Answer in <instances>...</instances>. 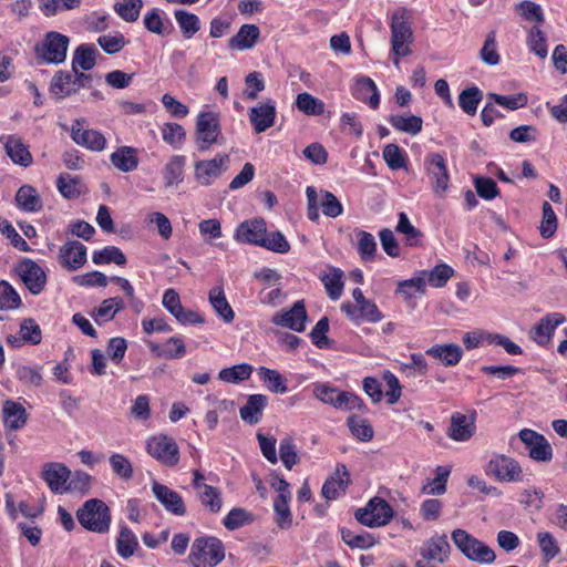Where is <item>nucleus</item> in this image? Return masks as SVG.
<instances>
[{"mask_svg":"<svg viewBox=\"0 0 567 567\" xmlns=\"http://www.w3.org/2000/svg\"><path fill=\"white\" fill-rule=\"evenodd\" d=\"M16 271L32 295H39L47 285V275L42 267L31 259L20 261Z\"/></svg>","mask_w":567,"mask_h":567,"instance_id":"f8f14e48","label":"nucleus"},{"mask_svg":"<svg viewBox=\"0 0 567 567\" xmlns=\"http://www.w3.org/2000/svg\"><path fill=\"white\" fill-rule=\"evenodd\" d=\"M358 252L362 261H372L377 252V241L372 234L365 230L357 231Z\"/></svg>","mask_w":567,"mask_h":567,"instance_id":"c03bdc74","label":"nucleus"},{"mask_svg":"<svg viewBox=\"0 0 567 567\" xmlns=\"http://www.w3.org/2000/svg\"><path fill=\"white\" fill-rule=\"evenodd\" d=\"M3 422L10 430H19L27 423L28 414L25 409L18 402L7 400L3 403Z\"/></svg>","mask_w":567,"mask_h":567,"instance_id":"cd10ccee","label":"nucleus"},{"mask_svg":"<svg viewBox=\"0 0 567 567\" xmlns=\"http://www.w3.org/2000/svg\"><path fill=\"white\" fill-rule=\"evenodd\" d=\"M111 162L117 169L125 173L134 171L138 165L135 150L128 146L120 147L112 153Z\"/></svg>","mask_w":567,"mask_h":567,"instance_id":"473e14b6","label":"nucleus"},{"mask_svg":"<svg viewBox=\"0 0 567 567\" xmlns=\"http://www.w3.org/2000/svg\"><path fill=\"white\" fill-rule=\"evenodd\" d=\"M225 557V548L216 537H200L195 539L188 556L194 567H215Z\"/></svg>","mask_w":567,"mask_h":567,"instance_id":"7ed1b4c3","label":"nucleus"},{"mask_svg":"<svg viewBox=\"0 0 567 567\" xmlns=\"http://www.w3.org/2000/svg\"><path fill=\"white\" fill-rule=\"evenodd\" d=\"M306 195L308 200L307 215L312 221H317L319 219L318 204L320 205L323 215L327 217L336 218L343 212V207L339 199L328 190H320V194L318 195L313 187L308 186Z\"/></svg>","mask_w":567,"mask_h":567,"instance_id":"39448f33","label":"nucleus"},{"mask_svg":"<svg viewBox=\"0 0 567 567\" xmlns=\"http://www.w3.org/2000/svg\"><path fill=\"white\" fill-rule=\"evenodd\" d=\"M258 373L269 391L280 394H284L288 391L285 377L277 370L260 367Z\"/></svg>","mask_w":567,"mask_h":567,"instance_id":"ea45409f","label":"nucleus"},{"mask_svg":"<svg viewBox=\"0 0 567 567\" xmlns=\"http://www.w3.org/2000/svg\"><path fill=\"white\" fill-rule=\"evenodd\" d=\"M451 547L445 535L433 536L424 543L420 553L429 561L444 563L450 555Z\"/></svg>","mask_w":567,"mask_h":567,"instance_id":"5701e85b","label":"nucleus"},{"mask_svg":"<svg viewBox=\"0 0 567 567\" xmlns=\"http://www.w3.org/2000/svg\"><path fill=\"white\" fill-rule=\"evenodd\" d=\"M347 424L351 434L362 442H369L373 439L374 431L372 425L367 419L359 415H350Z\"/></svg>","mask_w":567,"mask_h":567,"instance_id":"79ce46f5","label":"nucleus"},{"mask_svg":"<svg viewBox=\"0 0 567 567\" xmlns=\"http://www.w3.org/2000/svg\"><path fill=\"white\" fill-rule=\"evenodd\" d=\"M452 540L470 560L480 564H492L496 558L494 550L489 546L473 537L464 529H454L452 532Z\"/></svg>","mask_w":567,"mask_h":567,"instance_id":"20e7f679","label":"nucleus"},{"mask_svg":"<svg viewBox=\"0 0 567 567\" xmlns=\"http://www.w3.org/2000/svg\"><path fill=\"white\" fill-rule=\"evenodd\" d=\"M341 537L342 540L351 548L368 549L374 545L373 537L367 533L354 534L350 529L342 528Z\"/></svg>","mask_w":567,"mask_h":567,"instance_id":"bf43d9fd","label":"nucleus"},{"mask_svg":"<svg viewBox=\"0 0 567 567\" xmlns=\"http://www.w3.org/2000/svg\"><path fill=\"white\" fill-rule=\"evenodd\" d=\"M251 372L252 367L250 364L241 363L220 370L218 378L226 383H238L248 380Z\"/></svg>","mask_w":567,"mask_h":567,"instance_id":"a18cd8bd","label":"nucleus"},{"mask_svg":"<svg viewBox=\"0 0 567 567\" xmlns=\"http://www.w3.org/2000/svg\"><path fill=\"white\" fill-rule=\"evenodd\" d=\"M252 522L254 515L250 512L241 507H235L224 518L223 523L228 530H235Z\"/></svg>","mask_w":567,"mask_h":567,"instance_id":"603ef678","label":"nucleus"},{"mask_svg":"<svg viewBox=\"0 0 567 567\" xmlns=\"http://www.w3.org/2000/svg\"><path fill=\"white\" fill-rule=\"evenodd\" d=\"M486 473L495 476L499 482H520L523 481V470L518 462L505 455H495L486 466Z\"/></svg>","mask_w":567,"mask_h":567,"instance_id":"1a4fd4ad","label":"nucleus"},{"mask_svg":"<svg viewBox=\"0 0 567 567\" xmlns=\"http://www.w3.org/2000/svg\"><path fill=\"white\" fill-rule=\"evenodd\" d=\"M266 221L262 218L243 221L237 230L236 240L260 246L266 235Z\"/></svg>","mask_w":567,"mask_h":567,"instance_id":"412c9836","label":"nucleus"},{"mask_svg":"<svg viewBox=\"0 0 567 567\" xmlns=\"http://www.w3.org/2000/svg\"><path fill=\"white\" fill-rule=\"evenodd\" d=\"M209 301L215 311L225 322H231L235 313L228 303L221 288L215 287L209 291Z\"/></svg>","mask_w":567,"mask_h":567,"instance_id":"58836bf2","label":"nucleus"},{"mask_svg":"<svg viewBox=\"0 0 567 567\" xmlns=\"http://www.w3.org/2000/svg\"><path fill=\"white\" fill-rule=\"evenodd\" d=\"M96 49L86 44L76 48L72 59V72L89 71L95 65Z\"/></svg>","mask_w":567,"mask_h":567,"instance_id":"f704fd0d","label":"nucleus"},{"mask_svg":"<svg viewBox=\"0 0 567 567\" xmlns=\"http://www.w3.org/2000/svg\"><path fill=\"white\" fill-rule=\"evenodd\" d=\"M123 301L117 298H109L102 301L101 306L96 308L92 316L97 321L99 319L112 320L114 316L123 309Z\"/></svg>","mask_w":567,"mask_h":567,"instance_id":"6e6d98bb","label":"nucleus"},{"mask_svg":"<svg viewBox=\"0 0 567 567\" xmlns=\"http://www.w3.org/2000/svg\"><path fill=\"white\" fill-rule=\"evenodd\" d=\"M41 477L52 493L64 494L71 478V470L64 463L49 462L42 466Z\"/></svg>","mask_w":567,"mask_h":567,"instance_id":"ddd939ff","label":"nucleus"},{"mask_svg":"<svg viewBox=\"0 0 567 567\" xmlns=\"http://www.w3.org/2000/svg\"><path fill=\"white\" fill-rule=\"evenodd\" d=\"M481 59L488 65H496L499 62V55L496 50V35L491 31L484 42L480 52Z\"/></svg>","mask_w":567,"mask_h":567,"instance_id":"69168bd1","label":"nucleus"},{"mask_svg":"<svg viewBox=\"0 0 567 567\" xmlns=\"http://www.w3.org/2000/svg\"><path fill=\"white\" fill-rule=\"evenodd\" d=\"M341 310L355 322L367 321L371 323H375L382 320L383 316L378 309L377 305L367 300L358 306H354L350 302L342 303Z\"/></svg>","mask_w":567,"mask_h":567,"instance_id":"aec40b11","label":"nucleus"},{"mask_svg":"<svg viewBox=\"0 0 567 567\" xmlns=\"http://www.w3.org/2000/svg\"><path fill=\"white\" fill-rule=\"evenodd\" d=\"M391 53L396 56L412 54L413 30L404 8L395 10L391 18Z\"/></svg>","mask_w":567,"mask_h":567,"instance_id":"f257e3e1","label":"nucleus"},{"mask_svg":"<svg viewBox=\"0 0 567 567\" xmlns=\"http://www.w3.org/2000/svg\"><path fill=\"white\" fill-rule=\"evenodd\" d=\"M343 272L339 268L330 267L329 271L321 276V281L324 285L328 296L332 300H338L343 290L342 282Z\"/></svg>","mask_w":567,"mask_h":567,"instance_id":"4c0bfd02","label":"nucleus"},{"mask_svg":"<svg viewBox=\"0 0 567 567\" xmlns=\"http://www.w3.org/2000/svg\"><path fill=\"white\" fill-rule=\"evenodd\" d=\"M92 260L96 265L114 262L118 266H123L126 262V257L117 247L109 246L102 250L94 251Z\"/></svg>","mask_w":567,"mask_h":567,"instance_id":"3c124183","label":"nucleus"},{"mask_svg":"<svg viewBox=\"0 0 567 567\" xmlns=\"http://www.w3.org/2000/svg\"><path fill=\"white\" fill-rule=\"evenodd\" d=\"M143 8V0H122L114 4V11L125 22H135Z\"/></svg>","mask_w":567,"mask_h":567,"instance_id":"8fccbe9b","label":"nucleus"},{"mask_svg":"<svg viewBox=\"0 0 567 567\" xmlns=\"http://www.w3.org/2000/svg\"><path fill=\"white\" fill-rule=\"evenodd\" d=\"M307 311L303 300L293 303L290 310L277 312L272 317V322L276 326L288 328L297 332H302L306 328Z\"/></svg>","mask_w":567,"mask_h":567,"instance_id":"a211bd4d","label":"nucleus"},{"mask_svg":"<svg viewBox=\"0 0 567 567\" xmlns=\"http://www.w3.org/2000/svg\"><path fill=\"white\" fill-rule=\"evenodd\" d=\"M56 187L60 194L68 199H73L80 196L79 179L72 177L66 173H61L56 179Z\"/></svg>","mask_w":567,"mask_h":567,"instance_id":"4d7b16f0","label":"nucleus"},{"mask_svg":"<svg viewBox=\"0 0 567 567\" xmlns=\"http://www.w3.org/2000/svg\"><path fill=\"white\" fill-rule=\"evenodd\" d=\"M260 37V30L256 24H243L238 32L229 39L228 47L231 50L251 49Z\"/></svg>","mask_w":567,"mask_h":567,"instance_id":"b1692460","label":"nucleus"},{"mask_svg":"<svg viewBox=\"0 0 567 567\" xmlns=\"http://www.w3.org/2000/svg\"><path fill=\"white\" fill-rule=\"evenodd\" d=\"M6 508L12 519H17L19 515L27 518H34L43 512L42 504L30 505L22 499L17 502V498H8Z\"/></svg>","mask_w":567,"mask_h":567,"instance_id":"2f4dec72","label":"nucleus"},{"mask_svg":"<svg viewBox=\"0 0 567 567\" xmlns=\"http://www.w3.org/2000/svg\"><path fill=\"white\" fill-rule=\"evenodd\" d=\"M59 259L63 268L78 270L86 262V247L76 240L66 241L60 247Z\"/></svg>","mask_w":567,"mask_h":567,"instance_id":"6ab92c4d","label":"nucleus"},{"mask_svg":"<svg viewBox=\"0 0 567 567\" xmlns=\"http://www.w3.org/2000/svg\"><path fill=\"white\" fill-rule=\"evenodd\" d=\"M267 405V396L264 394H251L244 406L240 408V417L252 425L260 421Z\"/></svg>","mask_w":567,"mask_h":567,"instance_id":"a878e982","label":"nucleus"},{"mask_svg":"<svg viewBox=\"0 0 567 567\" xmlns=\"http://www.w3.org/2000/svg\"><path fill=\"white\" fill-rule=\"evenodd\" d=\"M176 22L185 38L190 39L200 29V22L196 14L185 10H176L174 13Z\"/></svg>","mask_w":567,"mask_h":567,"instance_id":"de8ad7c7","label":"nucleus"},{"mask_svg":"<svg viewBox=\"0 0 567 567\" xmlns=\"http://www.w3.org/2000/svg\"><path fill=\"white\" fill-rule=\"evenodd\" d=\"M95 478L83 471L71 472L65 493L70 494H87L92 491Z\"/></svg>","mask_w":567,"mask_h":567,"instance_id":"c9c22d12","label":"nucleus"},{"mask_svg":"<svg viewBox=\"0 0 567 567\" xmlns=\"http://www.w3.org/2000/svg\"><path fill=\"white\" fill-rule=\"evenodd\" d=\"M262 243L260 247L279 254H286L290 249L288 240L280 231L266 233Z\"/></svg>","mask_w":567,"mask_h":567,"instance_id":"e2e57ef3","label":"nucleus"},{"mask_svg":"<svg viewBox=\"0 0 567 567\" xmlns=\"http://www.w3.org/2000/svg\"><path fill=\"white\" fill-rule=\"evenodd\" d=\"M229 163L228 154L198 161L195 163V178L200 185L209 186L228 169Z\"/></svg>","mask_w":567,"mask_h":567,"instance_id":"9d476101","label":"nucleus"},{"mask_svg":"<svg viewBox=\"0 0 567 567\" xmlns=\"http://www.w3.org/2000/svg\"><path fill=\"white\" fill-rule=\"evenodd\" d=\"M4 148L6 153L13 163L23 167H28L32 164V155L29 152L28 146L23 144L20 137L16 135L7 136Z\"/></svg>","mask_w":567,"mask_h":567,"instance_id":"393cba45","label":"nucleus"},{"mask_svg":"<svg viewBox=\"0 0 567 567\" xmlns=\"http://www.w3.org/2000/svg\"><path fill=\"white\" fill-rule=\"evenodd\" d=\"M426 172L433 181V192L442 196L449 188V172L443 156L439 153H431L424 161Z\"/></svg>","mask_w":567,"mask_h":567,"instance_id":"4468645a","label":"nucleus"},{"mask_svg":"<svg viewBox=\"0 0 567 567\" xmlns=\"http://www.w3.org/2000/svg\"><path fill=\"white\" fill-rule=\"evenodd\" d=\"M18 206L25 212H39L42 209V199L35 188L23 185L16 195Z\"/></svg>","mask_w":567,"mask_h":567,"instance_id":"72a5a7b5","label":"nucleus"},{"mask_svg":"<svg viewBox=\"0 0 567 567\" xmlns=\"http://www.w3.org/2000/svg\"><path fill=\"white\" fill-rule=\"evenodd\" d=\"M350 475L344 465H338L336 472L327 478L322 486V496H337L346 492Z\"/></svg>","mask_w":567,"mask_h":567,"instance_id":"c756f323","label":"nucleus"},{"mask_svg":"<svg viewBox=\"0 0 567 567\" xmlns=\"http://www.w3.org/2000/svg\"><path fill=\"white\" fill-rule=\"evenodd\" d=\"M185 163L183 155H174L168 159L163 171L165 187L177 186L183 182Z\"/></svg>","mask_w":567,"mask_h":567,"instance_id":"7c9ffc66","label":"nucleus"},{"mask_svg":"<svg viewBox=\"0 0 567 567\" xmlns=\"http://www.w3.org/2000/svg\"><path fill=\"white\" fill-rule=\"evenodd\" d=\"M99 45L109 54L120 52L126 44L123 34L116 32L114 34H104L97 39Z\"/></svg>","mask_w":567,"mask_h":567,"instance_id":"338daca9","label":"nucleus"},{"mask_svg":"<svg viewBox=\"0 0 567 567\" xmlns=\"http://www.w3.org/2000/svg\"><path fill=\"white\" fill-rule=\"evenodd\" d=\"M390 124L398 131L404 132L411 135H416L422 131L423 121L420 116L410 115H392L389 118Z\"/></svg>","mask_w":567,"mask_h":567,"instance_id":"37998d69","label":"nucleus"},{"mask_svg":"<svg viewBox=\"0 0 567 567\" xmlns=\"http://www.w3.org/2000/svg\"><path fill=\"white\" fill-rule=\"evenodd\" d=\"M482 97V91L476 86H471L463 90L458 95V105L466 114L474 115Z\"/></svg>","mask_w":567,"mask_h":567,"instance_id":"49530a36","label":"nucleus"},{"mask_svg":"<svg viewBox=\"0 0 567 567\" xmlns=\"http://www.w3.org/2000/svg\"><path fill=\"white\" fill-rule=\"evenodd\" d=\"M334 408L343 411L357 410L362 413L368 411L362 399L349 391H340Z\"/></svg>","mask_w":567,"mask_h":567,"instance_id":"5fc2aeb1","label":"nucleus"},{"mask_svg":"<svg viewBox=\"0 0 567 567\" xmlns=\"http://www.w3.org/2000/svg\"><path fill=\"white\" fill-rule=\"evenodd\" d=\"M76 517L79 523L87 530L103 534L110 529L111 512L100 498L87 499L78 509Z\"/></svg>","mask_w":567,"mask_h":567,"instance_id":"f03ea898","label":"nucleus"},{"mask_svg":"<svg viewBox=\"0 0 567 567\" xmlns=\"http://www.w3.org/2000/svg\"><path fill=\"white\" fill-rule=\"evenodd\" d=\"M186 353V347L181 338L171 337L162 347V351L158 352L159 357L167 359H178L184 357Z\"/></svg>","mask_w":567,"mask_h":567,"instance_id":"774afa93","label":"nucleus"},{"mask_svg":"<svg viewBox=\"0 0 567 567\" xmlns=\"http://www.w3.org/2000/svg\"><path fill=\"white\" fill-rule=\"evenodd\" d=\"M557 229V218L550 204L544 202L543 204V218L539 227V231L543 238H550Z\"/></svg>","mask_w":567,"mask_h":567,"instance_id":"052dcab7","label":"nucleus"},{"mask_svg":"<svg viewBox=\"0 0 567 567\" xmlns=\"http://www.w3.org/2000/svg\"><path fill=\"white\" fill-rule=\"evenodd\" d=\"M296 106L307 115H321L324 112L323 102L307 92L297 95Z\"/></svg>","mask_w":567,"mask_h":567,"instance_id":"09e8293b","label":"nucleus"},{"mask_svg":"<svg viewBox=\"0 0 567 567\" xmlns=\"http://www.w3.org/2000/svg\"><path fill=\"white\" fill-rule=\"evenodd\" d=\"M274 520L279 529L288 530L293 525V517L288 504V498H275Z\"/></svg>","mask_w":567,"mask_h":567,"instance_id":"a19ab883","label":"nucleus"},{"mask_svg":"<svg viewBox=\"0 0 567 567\" xmlns=\"http://www.w3.org/2000/svg\"><path fill=\"white\" fill-rule=\"evenodd\" d=\"M69 38L59 32H49L43 42L37 47V54L47 63L60 64L66 58Z\"/></svg>","mask_w":567,"mask_h":567,"instance_id":"0eeeda50","label":"nucleus"},{"mask_svg":"<svg viewBox=\"0 0 567 567\" xmlns=\"http://www.w3.org/2000/svg\"><path fill=\"white\" fill-rule=\"evenodd\" d=\"M476 432L475 414L466 415L460 412L452 414L447 436L456 442L468 441Z\"/></svg>","mask_w":567,"mask_h":567,"instance_id":"f3484780","label":"nucleus"},{"mask_svg":"<svg viewBox=\"0 0 567 567\" xmlns=\"http://www.w3.org/2000/svg\"><path fill=\"white\" fill-rule=\"evenodd\" d=\"M21 305V298L16 289L6 280L0 281V310H13Z\"/></svg>","mask_w":567,"mask_h":567,"instance_id":"864d4df0","label":"nucleus"},{"mask_svg":"<svg viewBox=\"0 0 567 567\" xmlns=\"http://www.w3.org/2000/svg\"><path fill=\"white\" fill-rule=\"evenodd\" d=\"M279 454L281 462L288 470H291L299 462V456L291 437H285L280 441Z\"/></svg>","mask_w":567,"mask_h":567,"instance_id":"0e129e2a","label":"nucleus"},{"mask_svg":"<svg viewBox=\"0 0 567 567\" xmlns=\"http://www.w3.org/2000/svg\"><path fill=\"white\" fill-rule=\"evenodd\" d=\"M50 92L58 100H63L78 92L72 73L59 71L54 74L50 85Z\"/></svg>","mask_w":567,"mask_h":567,"instance_id":"bb28decb","label":"nucleus"},{"mask_svg":"<svg viewBox=\"0 0 567 567\" xmlns=\"http://www.w3.org/2000/svg\"><path fill=\"white\" fill-rule=\"evenodd\" d=\"M138 547V540L135 534L126 526H123L116 538L117 554L127 559L132 557Z\"/></svg>","mask_w":567,"mask_h":567,"instance_id":"e433bc0d","label":"nucleus"},{"mask_svg":"<svg viewBox=\"0 0 567 567\" xmlns=\"http://www.w3.org/2000/svg\"><path fill=\"white\" fill-rule=\"evenodd\" d=\"M220 135L218 115L213 112H203L196 122V140L199 152L207 151Z\"/></svg>","mask_w":567,"mask_h":567,"instance_id":"6e6552de","label":"nucleus"},{"mask_svg":"<svg viewBox=\"0 0 567 567\" xmlns=\"http://www.w3.org/2000/svg\"><path fill=\"white\" fill-rule=\"evenodd\" d=\"M147 452L166 466H174L179 460V449L172 437L153 436L147 442Z\"/></svg>","mask_w":567,"mask_h":567,"instance_id":"9b49d317","label":"nucleus"},{"mask_svg":"<svg viewBox=\"0 0 567 567\" xmlns=\"http://www.w3.org/2000/svg\"><path fill=\"white\" fill-rule=\"evenodd\" d=\"M354 516L360 524L372 528L388 524L393 511L384 498H370L365 507L355 511Z\"/></svg>","mask_w":567,"mask_h":567,"instance_id":"423d86ee","label":"nucleus"},{"mask_svg":"<svg viewBox=\"0 0 567 567\" xmlns=\"http://www.w3.org/2000/svg\"><path fill=\"white\" fill-rule=\"evenodd\" d=\"M276 115V105L270 99H267L264 102H260L258 105L252 106L248 113L249 122L257 134L262 133L274 126Z\"/></svg>","mask_w":567,"mask_h":567,"instance_id":"dca6fc26","label":"nucleus"},{"mask_svg":"<svg viewBox=\"0 0 567 567\" xmlns=\"http://www.w3.org/2000/svg\"><path fill=\"white\" fill-rule=\"evenodd\" d=\"M84 121L76 120L72 124L71 137L80 146L93 152H101L105 148L106 140L102 133L84 126Z\"/></svg>","mask_w":567,"mask_h":567,"instance_id":"2eb2a0df","label":"nucleus"},{"mask_svg":"<svg viewBox=\"0 0 567 567\" xmlns=\"http://www.w3.org/2000/svg\"><path fill=\"white\" fill-rule=\"evenodd\" d=\"M425 353L433 359L442 361L447 367L456 365L463 355L461 347L454 343L434 346L427 349Z\"/></svg>","mask_w":567,"mask_h":567,"instance_id":"c85d7f7f","label":"nucleus"},{"mask_svg":"<svg viewBox=\"0 0 567 567\" xmlns=\"http://www.w3.org/2000/svg\"><path fill=\"white\" fill-rule=\"evenodd\" d=\"M161 132L163 140L175 148L179 147L186 137L184 127L177 123H165Z\"/></svg>","mask_w":567,"mask_h":567,"instance_id":"13d9d810","label":"nucleus"},{"mask_svg":"<svg viewBox=\"0 0 567 567\" xmlns=\"http://www.w3.org/2000/svg\"><path fill=\"white\" fill-rule=\"evenodd\" d=\"M565 321L566 318L564 315L559 312L549 313L542 318L539 322L530 330L529 337L539 346H544L549 341L557 326Z\"/></svg>","mask_w":567,"mask_h":567,"instance_id":"4be33fe9","label":"nucleus"},{"mask_svg":"<svg viewBox=\"0 0 567 567\" xmlns=\"http://www.w3.org/2000/svg\"><path fill=\"white\" fill-rule=\"evenodd\" d=\"M19 333L21 340L31 344H39L42 339L40 326L31 318L21 322Z\"/></svg>","mask_w":567,"mask_h":567,"instance_id":"680f3d73","label":"nucleus"}]
</instances>
